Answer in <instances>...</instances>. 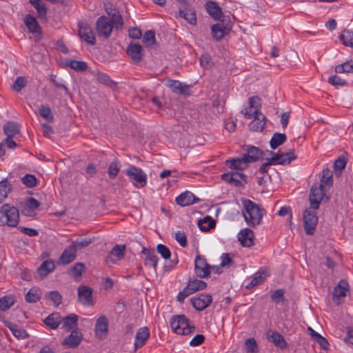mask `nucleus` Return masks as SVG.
Instances as JSON below:
<instances>
[{"mask_svg": "<svg viewBox=\"0 0 353 353\" xmlns=\"http://www.w3.org/2000/svg\"><path fill=\"white\" fill-rule=\"evenodd\" d=\"M39 114L48 121H52L53 119L52 111L48 105H42L39 108Z\"/></svg>", "mask_w": 353, "mask_h": 353, "instance_id": "nucleus-54", "label": "nucleus"}, {"mask_svg": "<svg viewBox=\"0 0 353 353\" xmlns=\"http://www.w3.org/2000/svg\"><path fill=\"white\" fill-rule=\"evenodd\" d=\"M296 157L294 152H289L285 153L274 154L272 159H274V165H287L289 164L292 160L295 159Z\"/></svg>", "mask_w": 353, "mask_h": 353, "instance_id": "nucleus-24", "label": "nucleus"}, {"mask_svg": "<svg viewBox=\"0 0 353 353\" xmlns=\"http://www.w3.org/2000/svg\"><path fill=\"white\" fill-rule=\"evenodd\" d=\"M22 183L23 185H25L27 188H34L37 184V180L36 177L30 174H26L25 176H23L21 179Z\"/></svg>", "mask_w": 353, "mask_h": 353, "instance_id": "nucleus-51", "label": "nucleus"}, {"mask_svg": "<svg viewBox=\"0 0 353 353\" xmlns=\"http://www.w3.org/2000/svg\"><path fill=\"white\" fill-rule=\"evenodd\" d=\"M143 41L148 46L154 44L155 41V32L153 30L146 31L143 34Z\"/></svg>", "mask_w": 353, "mask_h": 353, "instance_id": "nucleus-58", "label": "nucleus"}, {"mask_svg": "<svg viewBox=\"0 0 353 353\" xmlns=\"http://www.w3.org/2000/svg\"><path fill=\"white\" fill-rule=\"evenodd\" d=\"M243 204L245 211H243V214L247 224L251 227L259 225L264 214V210L248 199H244Z\"/></svg>", "mask_w": 353, "mask_h": 353, "instance_id": "nucleus-1", "label": "nucleus"}, {"mask_svg": "<svg viewBox=\"0 0 353 353\" xmlns=\"http://www.w3.org/2000/svg\"><path fill=\"white\" fill-rule=\"evenodd\" d=\"M194 293L192 288L190 287L189 284L186 285L185 288H183V290L179 292L176 296V299L180 303H183L185 299L188 297L189 295Z\"/></svg>", "mask_w": 353, "mask_h": 353, "instance_id": "nucleus-55", "label": "nucleus"}, {"mask_svg": "<svg viewBox=\"0 0 353 353\" xmlns=\"http://www.w3.org/2000/svg\"><path fill=\"white\" fill-rule=\"evenodd\" d=\"M19 221V212L17 208L10 204H3L0 208V222L8 227H16Z\"/></svg>", "mask_w": 353, "mask_h": 353, "instance_id": "nucleus-2", "label": "nucleus"}, {"mask_svg": "<svg viewBox=\"0 0 353 353\" xmlns=\"http://www.w3.org/2000/svg\"><path fill=\"white\" fill-rule=\"evenodd\" d=\"M78 299L84 306L93 305L92 290L86 285H81L78 288Z\"/></svg>", "mask_w": 353, "mask_h": 353, "instance_id": "nucleus-13", "label": "nucleus"}, {"mask_svg": "<svg viewBox=\"0 0 353 353\" xmlns=\"http://www.w3.org/2000/svg\"><path fill=\"white\" fill-rule=\"evenodd\" d=\"M327 82L334 86H343L346 84L345 80L337 75H332L328 78Z\"/></svg>", "mask_w": 353, "mask_h": 353, "instance_id": "nucleus-61", "label": "nucleus"}, {"mask_svg": "<svg viewBox=\"0 0 353 353\" xmlns=\"http://www.w3.org/2000/svg\"><path fill=\"white\" fill-rule=\"evenodd\" d=\"M255 117L249 124V129L253 132L262 131L265 127V116L261 112H254Z\"/></svg>", "mask_w": 353, "mask_h": 353, "instance_id": "nucleus-23", "label": "nucleus"}, {"mask_svg": "<svg viewBox=\"0 0 353 353\" xmlns=\"http://www.w3.org/2000/svg\"><path fill=\"white\" fill-rule=\"evenodd\" d=\"M25 23L31 33H39L40 32V26L37 21V19L28 14L25 18Z\"/></svg>", "mask_w": 353, "mask_h": 353, "instance_id": "nucleus-36", "label": "nucleus"}, {"mask_svg": "<svg viewBox=\"0 0 353 353\" xmlns=\"http://www.w3.org/2000/svg\"><path fill=\"white\" fill-rule=\"evenodd\" d=\"M19 125L12 121H8L3 126V132L7 137H13L19 133Z\"/></svg>", "mask_w": 353, "mask_h": 353, "instance_id": "nucleus-37", "label": "nucleus"}, {"mask_svg": "<svg viewBox=\"0 0 353 353\" xmlns=\"http://www.w3.org/2000/svg\"><path fill=\"white\" fill-rule=\"evenodd\" d=\"M79 35L81 39L87 43L94 46L96 44L95 34L90 25L85 21H79L78 23Z\"/></svg>", "mask_w": 353, "mask_h": 353, "instance_id": "nucleus-7", "label": "nucleus"}, {"mask_svg": "<svg viewBox=\"0 0 353 353\" xmlns=\"http://www.w3.org/2000/svg\"><path fill=\"white\" fill-rule=\"evenodd\" d=\"M347 158L339 157L334 163V172L336 176H340L343 170L345 169L347 163Z\"/></svg>", "mask_w": 353, "mask_h": 353, "instance_id": "nucleus-47", "label": "nucleus"}, {"mask_svg": "<svg viewBox=\"0 0 353 353\" xmlns=\"http://www.w3.org/2000/svg\"><path fill=\"white\" fill-rule=\"evenodd\" d=\"M166 85L172 90V91L176 94L189 95L190 94V87L177 80H169Z\"/></svg>", "mask_w": 353, "mask_h": 353, "instance_id": "nucleus-20", "label": "nucleus"}, {"mask_svg": "<svg viewBox=\"0 0 353 353\" xmlns=\"http://www.w3.org/2000/svg\"><path fill=\"white\" fill-rule=\"evenodd\" d=\"M206 10L209 15L214 20H219L222 16V10L219 5L212 1L206 3Z\"/></svg>", "mask_w": 353, "mask_h": 353, "instance_id": "nucleus-29", "label": "nucleus"}, {"mask_svg": "<svg viewBox=\"0 0 353 353\" xmlns=\"http://www.w3.org/2000/svg\"><path fill=\"white\" fill-rule=\"evenodd\" d=\"M48 297L52 301L55 306H58L61 303V296L57 291H51L48 292Z\"/></svg>", "mask_w": 353, "mask_h": 353, "instance_id": "nucleus-64", "label": "nucleus"}, {"mask_svg": "<svg viewBox=\"0 0 353 353\" xmlns=\"http://www.w3.org/2000/svg\"><path fill=\"white\" fill-rule=\"evenodd\" d=\"M286 139L287 137L285 134L278 132L274 133L270 141L271 148L273 150L276 149L279 145L283 144Z\"/></svg>", "mask_w": 353, "mask_h": 353, "instance_id": "nucleus-39", "label": "nucleus"}, {"mask_svg": "<svg viewBox=\"0 0 353 353\" xmlns=\"http://www.w3.org/2000/svg\"><path fill=\"white\" fill-rule=\"evenodd\" d=\"M126 52L134 63H139L143 55V50L139 43H131L127 48Z\"/></svg>", "mask_w": 353, "mask_h": 353, "instance_id": "nucleus-15", "label": "nucleus"}, {"mask_svg": "<svg viewBox=\"0 0 353 353\" xmlns=\"http://www.w3.org/2000/svg\"><path fill=\"white\" fill-rule=\"evenodd\" d=\"M65 65L76 71H85L88 68V65L85 61L69 59L65 61Z\"/></svg>", "mask_w": 353, "mask_h": 353, "instance_id": "nucleus-40", "label": "nucleus"}, {"mask_svg": "<svg viewBox=\"0 0 353 353\" xmlns=\"http://www.w3.org/2000/svg\"><path fill=\"white\" fill-rule=\"evenodd\" d=\"M194 272L199 278H206L211 272V265L207 262L204 256L197 255L194 261Z\"/></svg>", "mask_w": 353, "mask_h": 353, "instance_id": "nucleus-8", "label": "nucleus"}, {"mask_svg": "<svg viewBox=\"0 0 353 353\" xmlns=\"http://www.w3.org/2000/svg\"><path fill=\"white\" fill-rule=\"evenodd\" d=\"M326 191V189L320 185L312 187L310 192L309 200L312 209H319L320 203L325 195Z\"/></svg>", "mask_w": 353, "mask_h": 353, "instance_id": "nucleus-9", "label": "nucleus"}, {"mask_svg": "<svg viewBox=\"0 0 353 353\" xmlns=\"http://www.w3.org/2000/svg\"><path fill=\"white\" fill-rule=\"evenodd\" d=\"M246 353H257L258 347L254 338H249L245 343Z\"/></svg>", "mask_w": 353, "mask_h": 353, "instance_id": "nucleus-52", "label": "nucleus"}, {"mask_svg": "<svg viewBox=\"0 0 353 353\" xmlns=\"http://www.w3.org/2000/svg\"><path fill=\"white\" fill-rule=\"evenodd\" d=\"M268 273L265 270H259L254 274L253 279L250 283L246 286L247 288H251L258 284L263 282L265 279L268 276Z\"/></svg>", "mask_w": 353, "mask_h": 353, "instance_id": "nucleus-38", "label": "nucleus"}, {"mask_svg": "<svg viewBox=\"0 0 353 353\" xmlns=\"http://www.w3.org/2000/svg\"><path fill=\"white\" fill-rule=\"evenodd\" d=\"M108 16L110 18V22L112 23L116 29L122 28L123 20L118 9Z\"/></svg>", "mask_w": 353, "mask_h": 353, "instance_id": "nucleus-43", "label": "nucleus"}, {"mask_svg": "<svg viewBox=\"0 0 353 353\" xmlns=\"http://www.w3.org/2000/svg\"><path fill=\"white\" fill-rule=\"evenodd\" d=\"M188 283L194 292L198 290H204L207 287V283L205 281L196 279L190 280Z\"/></svg>", "mask_w": 353, "mask_h": 353, "instance_id": "nucleus-50", "label": "nucleus"}, {"mask_svg": "<svg viewBox=\"0 0 353 353\" xmlns=\"http://www.w3.org/2000/svg\"><path fill=\"white\" fill-rule=\"evenodd\" d=\"M125 174L133 182L135 187L138 188H143L147 184V175L139 168L131 165L125 171Z\"/></svg>", "mask_w": 353, "mask_h": 353, "instance_id": "nucleus-4", "label": "nucleus"}, {"mask_svg": "<svg viewBox=\"0 0 353 353\" xmlns=\"http://www.w3.org/2000/svg\"><path fill=\"white\" fill-rule=\"evenodd\" d=\"M82 339L81 332L78 329L73 330L71 334L64 339L62 344L69 347H76L81 343Z\"/></svg>", "mask_w": 353, "mask_h": 353, "instance_id": "nucleus-16", "label": "nucleus"}, {"mask_svg": "<svg viewBox=\"0 0 353 353\" xmlns=\"http://www.w3.org/2000/svg\"><path fill=\"white\" fill-rule=\"evenodd\" d=\"M92 239L85 238L83 239H77L72 241V244L73 245V246H74V248H76V250H77L88 246L90 243H92Z\"/></svg>", "mask_w": 353, "mask_h": 353, "instance_id": "nucleus-53", "label": "nucleus"}, {"mask_svg": "<svg viewBox=\"0 0 353 353\" xmlns=\"http://www.w3.org/2000/svg\"><path fill=\"white\" fill-rule=\"evenodd\" d=\"M197 224L203 232H208L216 225L214 220L210 216H205L203 219H199Z\"/></svg>", "mask_w": 353, "mask_h": 353, "instance_id": "nucleus-34", "label": "nucleus"}, {"mask_svg": "<svg viewBox=\"0 0 353 353\" xmlns=\"http://www.w3.org/2000/svg\"><path fill=\"white\" fill-rule=\"evenodd\" d=\"M333 185V179H332V172L328 168H324L323 170V175L321 179L320 186L326 189L327 188L329 189Z\"/></svg>", "mask_w": 353, "mask_h": 353, "instance_id": "nucleus-33", "label": "nucleus"}, {"mask_svg": "<svg viewBox=\"0 0 353 353\" xmlns=\"http://www.w3.org/2000/svg\"><path fill=\"white\" fill-rule=\"evenodd\" d=\"M125 245H116L110 252L106 257L105 261L108 264H115L121 260L125 256Z\"/></svg>", "mask_w": 353, "mask_h": 353, "instance_id": "nucleus-12", "label": "nucleus"}, {"mask_svg": "<svg viewBox=\"0 0 353 353\" xmlns=\"http://www.w3.org/2000/svg\"><path fill=\"white\" fill-rule=\"evenodd\" d=\"M238 239L243 246L250 247L254 244V234L252 230L245 228L241 230L238 234Z\"/></svg>", "mask_w": 353, "mask_h": 353, "instance_id": "nucleus-25", "label": "nucleus"}, {"mask_svg": "<svg viewBox=\"0 0 353 353\" xmlns=\"http://www.w3.org/2000/svg\"><path fill=\"white\" fill-rule=\"evenodd\" d=\"M157 252L165 259H168L171 256V252L169 248L163 244H159L157 247Z\"/></svg>", "mask_w": 353, "mask_h": 353, "instance_id": "nucleus-62", "label": "nucleus"}, {"mask_svg": "<svg viewBox=\"0 0 353 353\" xmlns=\"http://www.w3.org/2000/svg\"><path fill=\"white\" fill-rule=\"evenodd\" d=\"M175 201L179 205L185 207L197 203L199 199L192 192L186 191L178 196Z\"/></svg>", "mask_w": 353, "mask_h": 353, "instance_id": "nucleus-19", "label": "nucleus"}, {"mask_svg": "<svg viewBox=\"0 0 353 353\" xmlns=\"http://www.w3.org/2000/svg\"><path fill=\"white\" fill-rule=\"evenodd\" d=\"M335 72L336 73L353 72V60H350L342 64L337 65L335 67Z\"/></svg>", "mask_w": 353, "mask_h": 353, "instance_id": "nucleus-49", "label": "nucleus"}, {"mask_svg": "<svg viewBox=\"0 0 353 353\" xmlns=\"http://www.w3.org/2000/svg\"><path fill=\"white\" fill-rule=\"evenodd\" d=\"M14 303V300L12 296H5L0 298V310L6 312L9 310Z\"/></svg>", "mask_w": 353, "mask_h": 353, "instance_id": "nucleus-48", "label": "nucleus"}, {"mask_svg": "<svg viewBox=\"0 0 353 353\" xmlns=\"http://www.w3.org/2000/svg\"><path fill=\"white\" fill-rule=\"evenodd\" d=\"M40 290L34 288L30 289L25 296L26 301L30 303H37L40 300Z\"/></svg>", "mask_w": 353, "mask_h": 353, "instance_id": "nucleus-41", "label": "nucleus"}, {"mask_svg": "<svg viewBox=\"0 0 353 353\" xmlns=\"http://www.w3.org/2000/svg\"><path fill=\"white\" fill-rule=\"evenodd\" d=\"M212 301V296L209 294H201L190 299L192 306L198 311H202L207 308L211 304Z\"/></svg>", "mask_w": 353, "mask_h": 353, "instance_id": "nucleus-11", "label": "nucleus"}, {"mask_svg": "<svg viewBox=\"0 0 353 353\" xmlns=\"http://www.w3.org/2000/svg\"><path fill=\"white\" fill-rule=\"evenodd\" d=\"M113 27L114 26L105 16H101L97 20L96 30L99 37L109 38L112 32Z\"/></svg>", "mask_w": 353, "mask_h": 353, "instance_id": "nucleus-5", "label": "nucleus"}, {"mask_svg": "<svg viewBox=\"0 0 353 353\" xmlns=\"http://www.w3.org/2000/svg\"><path fill=\"white\" fill-rule=\"evenodd\" d=\"M30 3L34 7L38 13V17L43 19L46 16L47 10L42 0H30Z\"/></svg>", "mask_w": 353, "mask_h": 353, "instance_id": "nucleus-45", "label": "nucleus"}, {"mask_svg": "<svg viewBox=\"0 0 353 353\" xmlns=\"http://www.w3.org/2000/svg\"><path fill=\"white\" fill-rule=\"evenodd\" d=\"M143 253L145 255V265L146 266L152 267L154 270H156L158 263V257L155 254L154 251H150L145 248H143Z\"/></svg>", "mask_w": 353, "mask_h": 353, "instance_id": "nucleus-31", "label": "nucleus"}, {"mask_svg": "<svg viewBox=\"0 0 353 353\" xmlns=\"http://www.w3.org/2000/svg\"><path fill=\"white\" fill-rule=\"evenodd\" d=\"M246 151L243 155L248 163L256 162L264 156V152L254 145L248 146Z\"/></svg>", "mask_w": 353, "mask_h": 353, "instance_id": "nucleus-21", "label": "nucleus"}, {"mask_svg": "<svg viewBox=\"0 0 353 353\" xmlns=\"http://www.w3.org/2000/svg\"><path fill=\"white\" fill-rule=\"evenodd\" d=\"M248 162L244 155L241 158L232 159L226 161V164L232 170H243L247 168Z\"/></svg>", "mask_w": 353, "mask_h": 353, "instance_id": "nucleus-28", "label": "nucleus"}, {"mask_svg": "<svg viewBox=\"0 0 353 353\" xmlns=\"http://www.w3.org/2000/svg\"><path fill=\"white\" fill-rule=\"evenodd\" d=\"M10 330L13 335L18 339H26L28 337V334L26 330L19 328L17 325H14L10 327Z\"/></svg>", "mask_w": 353, "mask_h": 353, "instance_id": "nucleus-59", "label": "nucleus"}, {"mask_svg": "<svg viewBox=\"0 0 353 353\" xmlns=\"http://www.w3.org/2000/svg\"><path fill=\"white\" fill-rule=\"evenodd\" d=\"M170 327L175 333L182 335L190 334L195 330L194 325L190 324L185 315L173 316L170 320Z\"/></svg>", "mask_w": 353, "mask_h": 353, "instance_id": "nucleus-3", "label": "nucleus"}, {"mask_svg": "<svg viewBox=\"0 0 353 353\" xmlns=\"http://www.w3.org/2000/svg\"><path fill=\"white\" fill-rule=\"evenodd\" d=\"M343 45L353 48V30H345L339 36Z\"/></svg>", "mask_w": 353, "mask_h": 353, "instance_id": "nucleus-42", "label": "nucleus"}, {"mask_svg": "<svg viewBox=\"0 0 353 353\" xmlns=\"http://www.w3.org/2000/svg\"><path fill=\"white\" fill-rule=\"evenodd\" d=\"M268 338L270 341H272L276 346L284 349L287 347V343L284 337L279 333L274 332L271 334H268Z\"/></svg>", "mask_w": 353, "mask_h": 353, "instance_id": "nucleus-35", "label": "nucleus"}, {"mask_svg": "<svg viewBox=\"0 0 353 353\" xmlns=\"http://www.w3.org/2000/svg\"><path fill=\"white\" fill-rule=\"evenodd\" d=\"M270 297L274 302L279 303L284 299V290L282 289L276 290L271 294Z\"/></svg>", "mask_w": 353, "mask_h": 353, "instance_id": "nucleus-63", "label": "nucleus"}, {"mask_svg": "<svg viewBox=\"0 0 353 353\" xmlns=\"http://www.w3.org/2000/svg\"><path fill=\"white\" fill-rule=\"evenodd\" d=\"M230 30V27H228V24L225 26L221 23L214 24L211 27L212 37L216 41H220Z\"/></svg>", "mask_w": 353, "mask_h": 353, "instance_id": "nucleus-26", "label": "nucleus"}, {"mask_svg": "<svg viewBox=\"0 0 353 353\" xmlns=\"http://www.w3.org/2000/svg\"><path fill=\"white\" fill-rule=\"evenodd\" d=\"M194 293L192 288L190 287L189 284L186 285L185 288H183V290L179 292L176 296V299L180 303H183L185 299L188 297L189 295Z\"/></svg>", "mask_w": 353, "mask_h": 353, "instance_id": "nucleus-57", "label": "nucleus"}, {"mask_svg": "<svg viewBox=\"0 0 353 353\" xmlns=\"http://www.w3.org/2000/svg\"><path fill=\"white\" fill-rule=\"evenodd\" d=\"M55 268L54 263L52 261H45L37 268V273L39 276L40 279H43L48 274L54 270Z\"/></svg>", "mask_w": 353, "mask_h": 353, "instance_id": "nucleus-30", "label": "nucleus"}, {"mask_svg": "<svg viewBox=\"0 0 353 353\" xmlns=\"http://www.w3.org/2000/svg\"><path fill=\"white\" fill-rule=\"evenodd\" d=\"M194 293L192 288L190 287L189 284L186 285L185 288H183V290L179 292L176 296V299L180 303H183L185 299L188 297L189 295Z\"/></svg>", "mask_w": 353, "mask_h": 353, "instance_id": "nucleus-56", "label": "nucleus"}, {"mask_svg": "<svg viewBox=\"0 0 353 353\" xmlns=\"http://www.w3.org/2000/svg\"><path fill=\"white\" fill-rule=\"evenodd\" d=\"M11 191L10 184L7 179H3L0 182V203H2L8 196Z\"/></svg>", "mask_w": 353, "mask_h": 353, "instance_id": "nucleus-46", "label": "nucleus"}, {"mask_svg": "<svg viewBox=\"0 0 353 353\" xmlns=\"http://www.w3.org/2000/svg\"><path fill=\"white\" fill-rule=\"evenodd\" d=\"M121 165L119 160L115 159L111 162L108 169L109 177L112 179H115L121 169Z\"/></svg>", "mask_w": 353, "mask_h": 353, "instance_id": "nucleus-44", "label": "nucleus"}, {"mask_svg": "<svg viewBox=\"0 0 353 353\" xmlns=\"http://www.w3.org/2000/svg\"><path fill=\"white\" fill-rule=\"evenodd\" d=\"M349 292V284L346 280H341L336 286L334 287L332 292V299L336 304L339 305L342 302L341 299L344 298Z\"/></svg>", "mask_w": 353, "mask_h": 353, "instance_id": "nucleus-10", "label": "nucleus"}, {"mask_svg": "<svg viewBox=\"0 0 353 353\" xmlns=\"http://www.w3.org/2000/svg\"><path fill=\"white\" fill-rule=\"evenodd\" d=\"M85 265L81 263H77L72 267V272L75 279L78 280L81 277Z\"/></svg>", "mask_w": 353, "mask_h": 353, "instance_id": "nucleus-60", "label": "nucleus"}, {"mask_svg": "<svg viewBox=\"0 0 353 353\" xmlns=\"http://www.w3.org/2000/svg\"><path fill=\"white\" fill-rule=\"evenodd\" d=\"M77 255V250L72 244L66 247L59 257V261L63 265L73 261Z\"/></svg>", "mask_w": 353, "mask_h": 353, "instance_id": "nucleus-22", "label": "nucleus"}, {"mask_svg": "<svg viewBox=\"0 0 353 353\" xmlns=\"http://www.w3.org/2000/svg\"><path fill=\"white\" fill-rule=\"evenodd\" d=\"M78 316L75 314L62 318V327L66 331H72L78 329L77 327Z\"/></svg>", "mask_w": 353, "mask_h": 353, "instance_id": "nucleus-27", "label": "nucleus"}, {"mask_svg": "<svg viewBox=\"0 0 353 353\" xmlns=\"http://www.w3.org/2000/svg\"><path fill=\"white\" fill-rule=\"evenodd\" d=\"M185 7L183 9H179L178 13L175 15L176 18L181 17L184 19L188 23L191 25H196V14L194 8L188 6L185 3Z\"/></svg>", "mask_w": 353, "mask_h": 353, "instance_id": "nucleus-14", "label": "nucleus"}, {"mask_svg": "<svg viewBox=\"0 0 353 353\" xmlns=\"http://www.w3.org/2000/svg\"><path fill=\"white\" fill-rule=\"evenodd\" d=\"M317 223L318 217L316 212L311 210H305L303 213V226L307 234H314Z\"/></svg>", "mask_w": 353, "mask_h": 353, "instance_id": "nucleus-6", "label": "nucleus"}, {"mask_svg": "<svg viewBox=\"0 0 353 353\" xmlns=\"http://www.w3.org/2000/svg\"><path fill=\"white\" fill-rule=\"evenodd\" d=\"M95 335L98 338L104 337L108 331V321L106 316L102 315L97 320L95 327Z\"/></svg>", "mask_w": 353, "mask_h": 353, "instance_id": "nucleus-18", "label": "nucleus"}, {"mask_svg": "<svg viewBox=\"0 0 353 353\" xmlns=\"http://www.w3.org/2000/svg\"><path fill=\"white\" fill-rule=\"evenodd\" d=\"M150 335V330L147 327H142L137 330L134 343L136 350L142 347L145 344Z\"/></svg>", "mask_w": 353, "mask_h": 353, "instance_id": "nucleus-17", "label": "nucleus"}, {"mask_svg": "<svg viewBox=\"0 0 353 353\" xmlns=\"http://www.w3.org/2000/svg\"><path fill=\"white\" fill-rule=\"evenodd\" d=\"M62 317L59 313H52L44 319V323L52 330L57 329L61 323Z\"/></svg>", "mask_w": 353, "mask_h": 353, "instance_id": "nucleus-32", "label": "nucleus"}]
</instances>
